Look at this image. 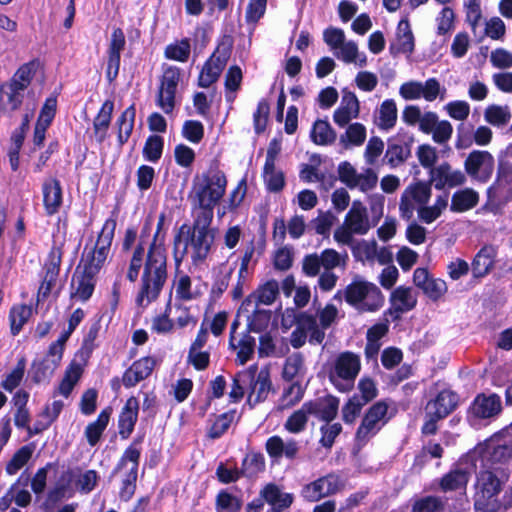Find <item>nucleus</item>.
<instances>
[{
    "mask_svg": "<svg viewBox=\"0 0 512 512\" xmlns=\"http://www.w3.org/2000/svg\"><path fill=\"white\" fill-rule=\"evenodd\" d=\"M212 220L202 217L194 219L192 227L183 224L174 236L173 254L177 265L189 253L195 266L203 264L209 256L215 230L210 227Z\"/></svg>",
    "mask_w": 512,
    "mask_h": 512,
    "instance_id": "f257e3e1",
    "label": "nucleus"
},
{
    "mask_svg": "<svg viewBox=\"0 0 512 512\" xmlns=\"http://www.w3.org/2000/svg\"><path fill=\"white\" fill-rule=\"evenodd\" d=\"M167 277L165 249L161 245L152 243L147 253L140 289L136 297L137 305L146 307L155 301L159 297Z\"/></svg>",
    "mask_w": 512,
    "mask_h": 512,
    "instance_id": "f03ea898",
    "label": "nucleus"
},
{
    "mask_svg": "<svg viewBox=\"0 0 512 512\" xmlns=\"http://www.w3.org/2000/svg\"><path fill=\"white\" fill-rule=\"evenodd\" d=\"M226 184L225 175L216 172L210 177H205L201 183L194 185L189 199L195 218L213 219V209L225 194Z\"/></svg>",
    "mask_w": 512,
    "mask_h": 512,
    "instance_id": "7ed1b4c3",
    "label": "nucleus"
},
{
    "mask_svg": "<svg viewBox=\"0 0 512 512\" xmlns=\"http://www.w3.org/2000/svg\"><path fill=\"white\" fill-rule=\"evenodd\" d=\"M39 63L31 61L22 65L10 79L0 86V110L13 112L23 101V93L30 85Z\"/></svg>",
    "mask_w": 512,
    "mask_h": 512,
    "instance_id": "20e7f679",
    "label": "nucleus"
},
{
    "mask_svg": "<svg viewBox=\"0 0 512 512\" xmlns=\"http://www.w3.org/2000/svg\"><path fill=\"white\" fill-rule=\"evenodd\" d=\"M347 303L359 312H374L382 307L384 296L373 283L355 279L346 286Z\"/></svg>",
    "mask_w": 512,
    "mask_h": 512,
    "instance_id": "39448f33",
    "label": "nucleus"
},
{
    "mask_svg": "<svg viewBox=\"0 0 512 512\" xmlns=\"http://www.w3.org/2000/svg\"><path fill=\"white\" fill-rule=\"evenodd\" d=\"M360 369L361 362L359 355L345 351L336 357L328 377L338 391L349 392L354 387V382Z\"/></svg>",
    "mask_w": 512,
    "mask_h": 512,
    "instance_id": "423d86ee",
    "label": "nucleus"
},
{
    "mask_svg": "<svg viewBox=\"0 0 512 512\" xmlns=\"http://www.w3.org/2000/svg\"><path fill=\"white\" fill-rule=\"evenodd\" d=\"M139 458L140 450L133 444L125 450L115 469V473L123 472L122 487L119 492L122 500L128 501L135 493Z\"/></svg>",
    "mask_w": 512,
    "mask_h": 512,
    "instance_id": "0eeeda50",
    "label": "nucleus"
},
{
    "mask_svg": "<svg viewBox=\"0 0 512 512\" xmlns=\"http://www.w3.org/2000/svg\"><path fill=\"white\" fill-rule=\"evenodd\" d=\"M388 404L385 401H378L373 404L365 413L360 426L358 427L355 439L358 444L364 445L376 435V433L388 421Z\"/></svg>",
    "mask_w": 512,
    "mask_h": 512,
    "instance_id": "6e6552de",
    "label": "nucleus"
},
{
    "mask_svg": "<svg viewBox=\"0 0 512 512\" xmlns=\"http://www.w3.org/2000/svg\"><path fill=\"white\" fill-rule=\"evenodd\" d=\"M338 177L348 188H358L364 193L373 190L378 183V175L373 169L367 168L362 173H358L348 161L339 164Z\"/></svg>",
    "mask_w": 512,
    "mask_h": 512,
    "instance_id": "1a4fd4ad",
    "label": "nucleus"
},
{
    "mask_svg": "<svg viewBox=\"0 0 512 512\" xmlns=\"http://www.w3.org/2000/svg\"><path fill=\"white\" fill-rule=\"evenodd\" d=\"M115 228L116 221L113 219H108L104 223L95 247L88 256L87 262L84 265L85 268L90 270V273H98L106 261L113 241Z\"/></svg>",
    "mask_w": 512,
    "mask_h": 512,
    "instance_id": "9d476101",
    "label": "nucleus"
},
{
    "mask_svg": "<svg viewBox=\"0 0 512 512\" xmlns=\"http://www.w3.org/2000/svg\"><path fill=\"white\" fill-rule=\"evenodd\" d=\"M477 486L479 488V498L475 501V506L485 512H494L498 505L494 503L493 498L501 490V481L494 472L484 470L478 474Z\"/></svg>",
    "mask_w": 512,
    "mask_h": 512,
    "instance_id": "9b49d317",
    "label": "nucleus"
},
{
    "mask_svg": "<svg viewBox=\"0 0 512 512\" xmlns=\"http://www.w3.org/2000/svg\"><path fill=\"white\" fill-rule=\"evenodd\" d=\"M231 54V43H220L210 59L203 66L200 76L199 85L201 87H209L219 78L221 72L225 68Z\"/></svg>",
    "mask_w": 512,
    "mask_h": 512,
    "instance_id": "f8f14e48",
    "label": "nucleus"
},
{
    "mask_svg": "<svg viewBox=\"0 0 512 512\" xmlns=\"http://www.w3.org/2000/svg\"><path fill=\"white\" fill-rule=\"evenodd\" d=\"M181 78V71L175 66L166 68L161 78L157 103L167 114L171 113L175 106V94Z\"/></svg>",
    "mask_w": 512,
    "mask_h": 512,
    "instance_id": "ddd939ff",
    "label": "nucleus"
},
{
    "mask_svg": "<svg viewBox=\"0 0 512 512\" xmlns=\"http://www.w3.org/2000/svg\"><path fill=\"white\" fill-rule=\"evenodd\" d=\"M464 168L469 176L485 182L493 173L494 158L488 151L474 150L466 158Z\"/></svg>",
    "mask_w": 512,
    "mask_h": 512,
    "instance_id": "4468645a",
    "label": "nucleus"
},
{
    "mask_svg": "<svg viewBox=\"0 0 512 512\" xmlns=\"http://www.w3.org/2000/svg\"><path fill=\"white\" fill-rule=\"evenodd\" d=\"M430 181L435 189L442 190L464 184L466 176L463 171L453 169L449 163L443 162L430 170Z\"/></svg>",
    "mask_w": 512,
    "mask_h": 512,
    "instance_id": "2eb2a0df",
    "label": "nucleus"
},
{
    "mask_svg": "<svg viewBox=\"0 0 512 512\" xmlns=\"http://www.w3.org/2000/svg\"><path fill=\"white\" fill-rule=\"evenodd\" d=\"M341 483L338 476L329 474L321 477L303 488V496L310 502L335 494L340 490Z\"/></svg>",
    "mask_w": 512,
    "mask_h": 512,
    "instance_id": "dca6fc26",
    "label": "nucleus"
},
{
    "mask_svg": "<svg viewBox=\"0 0 512 512\" xmlns=\"http://www.w3.org/2000/svg\"><path fill=\"white\" fill-rule=\"evenodd\" d=\"M360 103L354 92L342 90L339 107L334 111L333 120L339 127L347 126L352 119L358 118Z\"/></svg>",
    "mask_w": 512,
    "mask_h": 512,
    "instance_id": "f3484780",
    "label": "nucleus"
},
{
    "mask_svg": "<svg viewBox=\"0 0 512 512\" xmlns=\"http://www.w3.org/2000/svg\"><path fill=\"white\" fill-rule=\"evenodd\" d=\"M344 224L356 235H365L375 226L371 223L366 206L359 200L352 202L351 208L345 216Z\"/></svg>",
    "mask_w": 512,
    "mask_h": 512,
    "instance_id": "a211bd4d",
    "label": "nucleus"
},
{
    "mask_svg": "<svg viewBox=\"0 0 512 512\" xmlns=\"http://www.w3.org/2000/svg\"><path fill=\"white\" fill-rule=\"evenodd\" d=\"M304 404L305 409L310 415H313L322 421L330 422L337 416L339 399L334 396L327 395L325 397L305 402Z\"/></svg>",
    "mask_w": 512,
    "mask_h": 512,
    "instance_id": "6ab92c4d",
    "label": "nucleus"
},
{
    "mask_svg": "<svg viewBox=\"0 0 512 512\" xmlns=\"http://www.w3.org/2000/svg\"><path fill=\"white\" fill-rule=\"evenodd\" d=\"M125 47V36L120 28H115L111 36V42L108 49V62L106 76L109 82L116 79L119 67L121 52Z\"/></svg>",
    "mask_w": 512,
    "mask_h": 512,
    "instance_id": "aec40b11",
    "label": "nucleus"
},
{
    "mask_svg": "<svg viewBox=\"0 0 512 512\" xmlns=\"http://www.w3.org/2000/svg\"><path fill=\"white\" fill-rule=\"evenodd\" d=\"M502 410L501 399L496 394H479L470 408L471 414L479 419L495 417Z\"/></svg>",
    "mask_w": 512,
    "mask_h": 512,
    "instance_id": "412c9836",
    "label": "nucleus"
},
{
    "mask_svg": "<svg viewBox=\"0 0 512 512\" xmlns=\"http://www.w3.org/2000/svg\"><path fill=\"white\" fill-rule=\"evenodd\" d=\"M247 389H249V403L257 404L265 400L271 390V381L268 369L265 368L258 371V368L255 365L253 380L248 383Z\"/></svg>",
    "mask_w": 512,
    "mask_h": 512,
    "instance_id": "4be33fe9",
    "label": "nucleus"
},
{
    "mask_svg": "<svg viewBox=\"0 0 512 512\" xmlns=\"http://www.w3.org/2000/svg\"><path fill=\"white\" fill-rule=\"evenodd\" d=\"M156 360L152 357H143L135 361L123 374L122 382L125 387H133L148 378L155 368Z\"/></svg>",
    "mask_w": 512,
    "mask_h": 512,
    "instance_id": "5701e85b",
    "label": "nucleus"
},
{
    "mask_svg": "<svg viewBox=\"0 0 512 512\" xmlns=\"http://www.w3.org/2000/svg\"><path fill=\"white\" fill-rule=\"evenodd\" d=\"M278 294V282L276 280L267 281L243 301L242 309L249 312V307H258L259 304L271 305Z\"/></svg>",
    "mask_w": 512,
    "mask_h": 512,
    "instance_id": "b1692460",
    "label": "nucleus"
},
{
    "mask_svg": "<svg viewBox=\"0 0 512 512\" xmlns=\"http://www.w3.org/2000/svg\"><path fill=\"white\" fill-rule=\"evenodd\" d=\"M260 496L270 505V512H283L293 503L294 497L283 492L276 484H267L260 492Z\"/></svg>",
    "mask_w": 512,
    "mask_h": 512,
    "instance_id": "393cba45",
    "label": "nucleus"
},
{
    "mask_svg": "<svg viewBox=\"0 0 512 512\" xmlns=\"http://www.w3.org/2000/svg\"><path fill=\"white\" fill-rule=\"evenodd\" d=\"M457 404V395L452 391L443 390L433 401L427 404L428 414L437 415L438 418H445L456 408Z\"/></svg>",
    "mask_w": 512,
    "mask_h": 512,
    "instance_id": "a878e982",
    "label": "nucleus"
},
{
    "mask_svg": "<svg viewBox=\"0 0 512 512\" xmlns=\"http://www.w3.org/2000/svg\"><path fill=\"white\" fill-rule=\"evenodd\" d=\"M390 53L393 55L399 53H412L414 50V36L411 31L409 21L402 19L398 23L396 39L390 45Z\"/></svg>",
    "mask_w": 512,
    "mask_h": 512,
    "instance_id": "bb28decb",
    "label": "nucleus"
},
{
    "mask_svg": "<svg viewBox=\"0 0 512 512\" xmlns=\"http://www.w3.org/2000/svg\"><path fill=\"white\" fill-rule=\"evenodd\" d=\"M266 450L270 457L278 459L285 456L288 459H295L299 452V444L295 440L284 442L279 436H272L266 442Z\"/></svg>",
    "mask_w": 512,
    "mask_h": 512,
    "instance_id": "cd10ccee",
    "label": "nucleus"
},
{
    "mask_svg": "<svg viewBox=\"0 0 512 512\" xmlns=\"http://www.w3.org/2000/svg\"><path fill=\"white\" fill-rule=\"evenodd\" d=\"M97 273H90V270L83 268V271H78L73 275L72 287H75V291L72 292V297H77L82 301L88 300L94 291V276Z\"/></svg>",
    "mask_w": 512,
    "mask_h": 512,
    "instance_id": "c85d7f7f",
    "label": "nucleus"
},
{
    "mask_svg": "<svg viewBox=\"0 0 512 512\" xmlns=\"http://www.w3.org/2000/svg\"><path fill=\"white\" fill-rule=\"evenodd\" d=\"M43 202L47 214H55L62 204V189L55 178L46 179L43 183Z\"/></svg>",
    "mask_w": 512,
    "mask_h": 512,
    "instance_id": "c756f323",
    "label": "nucleus"
},
{
    "mask_svg": "<svg viewBox=\"0 0 512 512\" xmlns=\"http://www.w3.org/2000/svg\"><path fill=\"white\" fill-rule=\"evenodd\" d=\"M139 402L137 398L130 397L119 416V434L128 438L132 433L138 417Z\"/></svg>",
    "mask_w": 512,
    "mask_h": 512,
    "instance_id": "7c9ffc66",
    "label": "nucleus"
},
{
    "mask_svg": "<svg viewBox=\"0 0 512 512\" xmlns=\"http://www.w3.org/2000/svg\"><path fill=\"white\" fill-rule=\"evenodd\" d=\"M296 325L309 334L310 344H321L325 339V329L320 326L314 315L306 312L300 313L296 318Z\"/></svg>",
    "mask_w": 512,
    "mask_h": 512,
    "instance_id": "2f4dec72",
    "label": "nucleus"
},
{
    "mask_svg": "<svg viewBox=\"0 0 512 512\" xmlns=\"http://www.w3.org/2000/svg\"><path fill=\"white\" fill-rule=\"evenodd\" d=\"M296 325L309 334L310 344H321L325 339V329L320 326L314 315L306 312L300 313L296 318Z\"/></svg>",
    "mask_w": 512,
    "mask_h": 512,
    "instance_id": "473e14b6",
    "label": "nucleus"
},
{
    "mask_svg": "<svg viewBox=\"0 0 512 512\" xmlns=\"http://www.w3.org/2000/svg\"><path fill=\"white\" fill-rule=\"evenodd\" d=\"M305 358L302 353L289 355L283 365L282 377L286 381H300L306 374Z\"/></svg>",
    "mask_w": 512,
    "mask_h": 512,
    "instance_id": "72a5a7b5",
    "label": "nucleus"
},
{
    "mask_svg": "<svg viewBox=\"0 0 512 512\" xmlns=\"http://www.w3.org/2000/svg\"><path fill=\"white\" fill-rule=\"evenodd\" d=\"M113 110V101L106 100L93 121L94 133L99 143H102L107 136V130L110 126Z\"/></svg>",
    "mask_w": 512,
    "mask_h": 512,
    "instance_id": "f704fd0d",
    "label": "nucleus"
},
{
    "mask_svg": "<svg viewBox=\"0 0 512 512\" xmlns=\"http://www.w3.org/2000/svg\"><path fill=\"white\" fill-rule=\"evenodd\" d=\"M390 301L395 312L404 313L416 306L417 298L411 288L400 286L391 293Z\"/></svg>",
    "mask_w": 512,
    "mask_h": 512,
    "instance_id": "c9c22d12",
    "label": "nucleus"
},
{
    "mask_svg": "<svg viewBox=\"0 0 512 512\" xmlns=\"http://www.w3.org/2000/svg\"><path fill=\"white\" fill-rule=\"evenodd\" d=\"M410 156L411 150L408 144L389 140L383 161L391 168H396L405 163Z\"/></svg>",
    "mask_w": 512,
    "mask_h": 512,
    "instance_id": "e433bc0d",
    "label": "nucleus"
},
{
    "mask_svg": "<svg viewBox=\"0 0 512 512\" xmlns=\"http://www.w3.org/2000/svg\"><path fill=\"white\" fill-rule=\"evenodd\" d=\"M111 415V409L106 408L100 412L97 419L87 425L85 429V436L90 446H95L104 430L106 429Z\"/></svg>",
    "mask_w": 512,
    "mask_h": 512,
    "instance_id": "4c0bfd02",
    "label": "nucleus"
},
{
    "mask_svg": "<svg viewBox=\"0 0 512 512\" xmlns=\"http://www.w3.org/2000/svg\"><path fill=\"white\" fill-rule=\"evenodd\" d=\"M397 121V106L393 99H387L382 102L378 109L376 125L381 130L392 129Z\"/></svg>",
    "mask_w": 512,
    "mask_h": 512,
    "instance_id": "58836bf2",
    "label": "nucleus"
},
{
    "mask_svg": "<svg viewBox=\"0 0 512 512\" xmlns=\"http://www.w3.org/2000/svg\"><path fill=\"white\" fill-rule=\"evenodd\" d=\"M366 134V127L362 123H349L346 131L340 135L339 142L346 149L361 146L366 140Z\"/></svg>",
    "mask_w": 512,
    "mask_h": 512,
    "instance_id": "ea45409f",
    "label": "nucleus"
},
{
    "mask_svg": "<svg viewBox=\"0 0 512 512\" xmlns=\"http://www.w3.org/2000/svg\"><path fill=\"white\" fill-rule=\"evenodd\" d=\"M494 251L492 247H483L472 262V274L475 278L484 277L493 267Z\"/></svg>",
    "mask_w": 512,
    "mask_h": 512,
    "instance_id": "a19ab883",
    "label": "nucleus"
},
{
    "mask_svg": "<svg viewBox=\"0 0 512 512\" xmlns=\"http://www.w3.org/2000/svg\"><path fill=\"white\" fill-rule=\"evenodd\" d=\"M335 56L345 63H355L360 67L367 65L366 55L359 52L357 44L353 41H345L335 52Z\"/></svg>",
    "mask_w": 512,
    "mask_h": 512,
    "instance_id": "79ce46f5",
    "label": "nucleus"
},
{
    "mask_svg": "<svg viewBox=\"0 0 512 512\" xmlns=\"http://www.w3.org/2000/svg\"><path fill=\"white\" fill-rule=\"evenodd\" d=\"M136 109L135 105H130L118 118L116 125L118 127V142L122 146L125 144L134 128Z\"/></svg>",
    "mask_w": 512,
    "mask_h": 512,
    "instance_id": "37998d69",
    "label": "nucleus"
},
{
    "mask_svg": "<svg viewBox=\"0 0 512 512\" xmlns=\"http://www.w3.org/2000/svg\"><path fill=\"white\" fill-rule=\"evenodd\" d=\"M310 137L317 145H330L335 142L337 135L326 120L319 119L315 121Z\"/></svg>",
    "mask_w": 512,
    "mask_h": 512,
    "instance_id": "c03bdc74",
    "label": "nucleus"
},
{
    "mask_svg": "<svg viewBox=\"0 0 512 512\" xmlns=\"http://www.w3.org/2000/svg\"><path fill=\"white\" fill-rule=\"evenodd\" d=\"M255 365L248 367L246 370L239 372L233 379L229 397L233 402H238L244 396L248 383L253 380Z\"/></svg>",
    "mask_w": 512,
    "mask_h": 512,
    "instance_id": "a18cd8bd",
    "label": "nucleus"
},
{
    "mask_svg": "<svg viewBox=\"0 0 512 512\" xmlns=\"http://www.w3.org/2000/svg\"><path fill=\"white\" fill-rule=\"evenodd\" d=\"M168 310L172 313L173 318L171 320L173 321V325L176 324L179 328H184L189 325L195 326L197 323V318L191 313L190 308L178 301L175 302L173 307L168 304L166 312Z\"/></svg>",
    "mask_w": 512,
    "mask_h": 512,
    "instance_id": "49530a36",
    "label": "nucleus"
},
{
    "mask_svg": "<svg viewBox=\"0 0 512 512\" xmlns=\"http://www.w3.org/2000/svg\"><path fill=\"white\" fill-rule=\"evenodd\" d=\"M478 194L472 189H464L456 192L451 201V210L463 212L475 207L478 203Z\"/></svg>",
    "mask_w": 512,
    "mask_h": 512,
    "instance_id": "de8ad7c7",
    "label": "nucleus"
},
{
    "mask_svg": "<svg viewBox=\"0 0 512 512\" xmlns=\"http://www.w3.org/2000/svg\"><path fill=\"white\" fill-rule=\"evenodd\" d=\"M469 480L468 473L465 470L456 469L444 475L440 481L442 491H454L466 487Z\"/></svg>",
    "mask_w": 512,
    "mask_h": 512,
    "instance_id": "09e8293b",
    "label": "nucleus"
},
{
    "mask_svg": "<svg viewBox=\"0 0 512 512\" xmlns=\"http://www.w3.org/2000/svg\"><path fill=\"white\" fill-rule=\"evenodd\" d=\"M83 369L79 363L72 362L67 368L62 381L59 384L58 391L64 397H68L72 392L74 386L77 384Z\"/></svg>",
    "mask_w": 512,
    "mask_h": 512,
    "instance_id": "8fccbe9b",
    "label": "nucleus"
},
{
    "mask_svg": "<svg viewBox=\"0 0 512 512\" xmlns=\"http://www.w3.org/2000/svg\"><path fill=\"white\" fill-rule=\"evenodd\" d=\"M484 119L493 126H505L511 120V113L508 106L492 104L484 111Z\"/></svg>",
    "mask_w": 512,
    "mask_h": 512,
    "instance_id": "3c124183",
    "label": "nucleus"
},
{
    "mask_svg": "<svg viewBox=\"0 0 512 512\" xmlns=\"http://www.w3.org/2000/svg\"><path fill=\"white\" fill-rule=\"evenodd\" d=\"M57 367L58 365L55 364V362L45 358L41 361H34L30 370L32 380L37 384L48 381L54 374Z\"/></svg>",
    "mask_w": 512,
    "mask_h": 512,
    "instance_id": "603ef678",
    "label": "nucleus"
},
{
    "mask_svg": "<svg viewBox=\"0 0 512 512\" xmlns=\"http://www.w3.org/2000/svg\"><path fill=\"white\" fill-rule=\"evenodd\" d=\"M251 309L252 315L248 317V330L255 333L263 332L269 326L271 311L259 309L258 307H249V311Z\"/></svg>",
    "mask_w": 512,
    "mask_h": 512,
    "instance_id": "864d4df0",
    "label": "nucleus"
},
{
    "mask_svg": "<svg viewBox=\"0 0 512 512\" xmlns=\"http://www.w3.org/2000/svg\"><path fill=\"white\" fill-rule=\"evenodd\" d=\"M304 396V388L300 381L292 382L284 389L281 400L280 409H288L298 404Z\"/></svg>",
    "mask_w": 512,
    "mask_h": 512,
    "instance_id": "5fc2aeb1",
    "label": "nucleus"
},
{
    "mask_svg": "<svg viewBox=\"0 0 512 512\" xmlns=\"http://www.w3.org/2000/svg\"><path fill=\"white\" fill-rule=\"evenodd\" d=\"M445 501L437 496H424L414 501L412 512H443Z\"/></svg>",
    "mask_w": 512,
    "mask_h": 512,
    "instance_id": "6e6d98bb",
    "label": "nucleus"
},
{
    "mask_svg": "<svg viewBox=\"0 0 512 512\" xmlns=\"http://www.w3.org/2000/svg\"><path fill=\"white\" fill-rule=\"evenodd\" d=\"M309 412L305 409V404L300 409L294 411L286 420L284 427L285 429L293 434L300 433L305 430Z\"/></svg>",
    "mask_w": 512,
    "mask_h": 512,
    "instance_id": "4d7b16f0",
    "label": "nucleus"
},
{
    "mask_svg": "<svg viewBox=\"0 0 512 512\" xmlns=\"http://www.w3.org/2000/svg\"><path fill=\"white\" fill-rule=\"evenodd\" d=\"M191 46L188 39L170 44L165 49V57L171 60L186 62L190 56Z\"/></svg>",
    "mask_w": 512,
    "mask_h": 512,
    "instance_id": "13d9d810",
    "label": "nucleus"
},
{
    "mask_svg": "<svg viewBox=\"0 0 512 512\" xmlns=\"http://www.w3.org/2000/svg\"><path fill=\"white\" fill-rule=\"evenodd\" d=\"M32 310L26 305L14 307L10 312L11 332L16 335L20 332L24 324L30 318Z\"/></svg>",
    "mask_w": 512,
    "mask_h": 512,
    "instance_id": "bf43d9fd",
    "label": "nucleus"
},
{
    "mask_svg": "<svg viewBox=\"0 0 512 512\" xmlns=\"http://www.w3.org/2000/svg\"><path fill=\"white\" fill-rule=\"evenodd\" d=\"M62 408L63 402L59 400L54 401L51 405L46 406L41 414L43 420L37 421L35 425V432L39 433L48 428L51 423L58 417Z\"/></svg>",
    "mask_w": 512,
    "mask_h": 512,
    "instance_id": "052dcab7",
    "label": "nucleus"
},
{
    "mask_svg": "<svg viewBox=\"0 0 512 512\" xmlns=\"http://www.w3.org/2000/svg\"><path fill=\"white\" fill-rule=\"evenodd\" d=\"M352 252L357 260L373 261L377 255V243L376 241L361 240L352 246Z\"/></svg>",
    "mask_w": 512,
    "mask_h": 512,
    "instance_id": "680f3d73",
    "label": "nucleus"
},
{
    "mask_svg": "<svg viewBox=\"0 0 512 512\" xmlns=\"http://www.w3.org/2000/svg\"><path fill=\"white\" fill-rule=\"evenodd\" d=\"M174 287L176 301H189L196 297V294L192 291L191 278L188 275L178 276L174 281Z\"/></svg>",
    "mask_w": 512,
    "mask_h": 512,
    "instance_id": "e2e57ef3",
    "label": "nucleus"
},
{
    "mask_svg": "<svg viewBox=\"0 0 512 512\" xmlns=\"http://www.w3.org/2000/svg\"><path fill=\"white\" fill-rule=\"evenodd\" d=\"M163 150V139L158 135L149 136L143 148L144 157L151 162L161 158Z\"/></svg>",
    "mask_w": 512,
    "mask_h": 512,
    "instance_id": "0e129e2a",
    "label": "nucleus"
},
{
    "mask_svg": "<svg viewBox=\"0 0 512 512\" xmlns=\"http://www.w3.org/2000/svg\"><path fill=\"white\" fill-rule=\"evenodd\" d=\"M263 177L270 191L278 192L283 189L285 184L284 175L282 171L276 169L275 164H273L272 169L267 168V164L264 165Z\"/></svg>",
    "mask_w": 512,
    "mask_h": 512,
    "instance_id": "69168bd1",
    "label": "nucleus"
},
{
    "mask_svg": "<svg viewBox=\"0 0 512 512\" xmlns=\"http://www.w3.org/2000/svg\"><path fill=\"white\" fill-rule=\"evenodd\" d=\"M31 456L32 450L27 446H23L13 455L11 460L8 462L6 466V472L9 475H14L28 462Z\"/></svg>",
    "mask_w": 512,
    "mask_h": 512,
    "instance_id": "338daca9",
    "label": "nucleus"
},
{
    "mask_svg": "<svg viewBox=\"0 0 512 512\" xmlns=\"http://www.w3.org/2000/svg\"><path fill=\"white\" fill-rule=\"evenodd\" d=\"M216 504L219 512H237L241 507L239 499L226 491L217 495Z\"/></svg>",
    "mask_w": 512,
    "mask_h": 512,
    "instance_id": "774afa93",
    "label": "nucleus"
}]
</instances>
